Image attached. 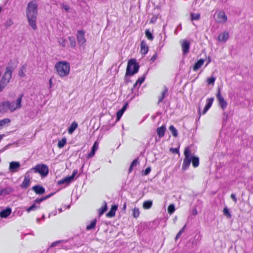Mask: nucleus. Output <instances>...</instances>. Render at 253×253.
I'll use <instances>...</instances> for the list:
<instances>
[{
  "label": "nucleus",
  "mask_w": 253,
  "mask_h": 253,
  "mask_svg": "<svg viewBox=\"0 0 253 253\" xmlns=\"http://www.w3.org/2000/svg\"><path fill=\"white\" fill-rule=\"evenodd\" d=\"M26 13L29 25L33 30H36L37 28L36 22L38 15V4L35 0H32L28 4Z\"/></svg>",
  "instance_id": "obj_1"
},
{
  "label": "nucleus",
  "mask_w": 253,
  "mask_h": 253,
  "mask_svg": "<svg viewBox=\"0 0 253 253\" xmlns=\"http://www.w3.org/2000/svg\"><path fill=\"white\" fill-rule=\"evenodd\" d=\"M23 94H20L17 98L15 103L10 102L9 101H2L0 102V114H3L9 110L10 112H13L17 109L21 108V101Z\"/></svg>",
  "instance_id": "obj_2"
},
{
  "label": "nucleus",
  "mask_w": 253,
  "mask_h": 253,
  "mask_svg": "<svg viewBox=\"0 0 253 253\" xmlns=\"http://www.w3.org/2000/svg\"><path fill=\"white\" fill-rule=\"evenodd\" d=\"M55 68L60 77L67 76L70 71V64L64 61L57 62L55 65Z\"/></svg>",
  "instance_id": "obj_3"
},
{
  "label": "nucleus",
  "mask_w": 253,
  "mask_h": 253,
  "mask_svg": "<svg viewBox=\"0 0 253 253\" xmlns=\"http://www.w3.org/2000/svg\"><path fill=\"white\" fill-rule=\"evenodd\" d=\"M31 173L34 172L39 173L42 177H45L47 175L49 172L48 167L45 164H39L29 170Z\"/></svg>",
  "instance_id": "obj_4"
},
{
  "label": "nucleus",
  "mask_w": 253,
  "mask_h": 253,
  "mask_svg": "<svg viewBox=\"0 0 253 253\" xmlns=\"http://www.w3.org/2000/svg\"><path fill=\"white\" fill-rule=\"evenodd\" d=\"M139 68V64L136 62L135 59H132L128 61L126 71V76H132L138 72Z\"/></svg>",
  "instance_id": "obj_5"
},
{
  "label": "nucleus",
  "mask_w": 253,
  "mask_h": 253,
  "mask_svg": "<svg viewBox=\"0 0 253 253\" xmlns=\"http://www.w3.org/2000/svg\"><path fill=\"white\" fill-rule=\"evenodd\" d=\"M184 154L185 158L183 160L182 169L183 170H185L189 168L192 161L191 151L189 147L185 148Z\"/></svg>",
  "instance_id": "obj_6"
},
{
  "label": "nucleus",
  "mask_w": 253,
  "mask_h": 253,
  "mask_svg": "<svg viewBox=\"0 0 253 253\" xmlns=\"http://www.w3.org/2000/svg\"><path fill=\"white\" fill-rule=\"evenodd\" d=\"M215 22L219 24H224L227 21V16L223 11H219L215 14Z\"/></svg>",
  "instance_id": "obj_7"
},
{
  "label": "nucleus",
  "mask_w": 253,
  "mask_h": 253,
  "mask_svg": "<svg viewBox=\"0 0 253 253\" xmlns=\"http://www.w3.org/2000/svg\"><path fill=\"white\" fill-rule=\"evenodd\" d=\"M216 98L218 102L219 106L222 110H225L227 106V102L224 100L220 93V89L218 88V92L216 94Z\"/></svg>",
  "instance_id": "obj_8"
},
{
  "label": "nucleus",
  "mask_w": 253,
  "mask_h": 253,
  "mask_svg": "<svg viewBox=\"0 0 253 253\" xmlns=\"http://www.w3.org/2000/svg\"><path fill=\"white\" fill-rule=\"evenodd\" d=\"M13 71V69L11 67H6L5 68V72L1 79L9 83L12 77V74Z\"/></svg>",
  "instance_id": "obj_9"
},
{
  "label": "nucleus",
  "mask_w": 253,
  "mask_h": 253,
  "mask_svg": "<svg viewBox=\"0 0 253 253\" xmlns=\"http://www.w3.org/2000/svg\"><path fill=\"white\" fill-rule=\"evenodd\" d=\"M30 173L31 172H29V170H28L25 174L24 180L20 185V187L22 189H26L29 187L31 182V177L30 175Z\"/></svg>",
  "instance_id": "obj_10"
},
{
  "label": "nucleus",
  "mask_w": 253,
  "mask_h": 253,
  "mask_svg": "<svg viewBox=\"0 0 253 253\" xmlns=\"http://www.w3.org/2000/svg\"><path fill=\"white\" fill-rule=\"evenodd\" d=\"M77 38L79 44L81 45L84 44L86 42L84 38V32L83 30H79L77 32Z\"/></svg>",
  "instance_id": "obj_11"
},
{
  "label": "nucleus",
  "mask_w": 253,
  "mask_h": 253,
  "mask_svg": "<svg viewBox=\"0 0 253 253\" xmlns=\"http://www.w3.org/2000/svg\"><path fill=\"white\" fill-rule=\"evenodd\" d=\"M20 167V164L19 162H11L9 164V170L10 172L14 173L19 170Z\"/></svg>",
  "instance_id": "obj_12"
},
{
  "label": "nucleus",
  "mask_w": 253,
  "mask_h": 253,
  "mask_svg": "<svg viewBox=\"0 0 253 253\" xmlns=\"http://www.w3.org/2000/svg\"><path fill=\"white\" fill-rule=\"evenodd\" d=\"M168 89L166 86H164L163 89L161 93V95L158 96V104L162 102L164 100V98L168 96Z\"/></svg>",
  "instance_id": "obj_13"
},
{
  "label": "nucleus",
  "mask_w": 253,
  "mask_h": 253,
  "mask_svg": "<svg viewBox=\"0 0 253 253\" xmlns=\"http://www.w3.org/2000/svg\"><path fill=\"white\" fill-rule=\"evenodd\" d=\"M32 189L37 194H38V195H42L45 192V189L43 187H42L39 185H37L33 186L32 188Z\"/></svg>",
  "instance_id": "obj_14"
},
{
  "label": "nucleus",
  "mask_w": 253,
  "mask_h": 253,
  "mask_svg": "<svg viewBox=\"0 0 253 253\" xmlns=\"http://www.w3.org/2000/svg\"><path fill=\"white\" fill-rule=\"evenodd\" d=\"M182 51L183 54H186L189 50L190 43L188 41L184 40L183 41L181 44Z\"/></svg>",
  "instance_id": "obj_15"
},
{
  "label": "nucleus",
  "mask_w": 253,
  "mask_h": 253,
  "mask_svg": "<svg viewBox=\"0 0 253 253\" xmlns=\"http://www.w3.org/2000/svg\"><path fill=\"white\" fill-rule=\"evenodd\" d=\"M166 130V127L165 125H163L161 127L157 128L156 131L158 135L160 138L163 137L165 133Z\"/></svg>",
  "instance_id": "obj_16"
},
{
  "label": "nucleus",
  "mask_w": 253,
  "mask_h": 253,
  "mask_svg": "<svg viewBox=\"0 0 253 253\" xmlns=\"http://www.w3.org/2000/svg\"><path fill=\"white\" fill-rule=\"evenodd\" d=\"M141 50L140 52L143 54H146L148 51V46L147 45L146 42L144 41H142L141 42L140 45Z\"/></svg>",
  "instance_id": "obj_17"
},
{
  "label": "nucleus",
  "mask_w": 253,
  "mask_h": 253,
  "mask_svg": "<svg viewBox=\"0 0 253 253\" xmlns=\"http://www.w3.org/2000/svg\"><path fill=\"white\" fill-rule=\"evenodd\" d=\"M128 106L127 103H125L122 108L119 110L117 113V121H118L120 120L121 118L122 117V115H123L124 112L126 111V110L127 108V107Z\"/></svg>",
  "instance_id": "obj_18"
},
{
  "label": "nucleus",
  "mask_w": 253,
  "mask_h": 253,
  "mask_svg": "<svg viewBox=\"0 0 253 253\" xmlns=\"http://www.w3.org/2000/svg\"><path fill=\"white\" fill-rule=\"evenodd\" d=\"M11 212V209L10 208H7L0 212V217L1 218H6L10 214Z\"/></svg>",
  "instance_id": "obj_19"
},
{
  "label": "nucleus",
  "mask_w": 253,
  "mask_h": 253,
  "mask_svg": "<svg viewBox=\"0 0 253 253\" xmlns=\"http://www.w3.org/2000/svg\"><path fill=\"white\" fill-rule=\"evenodd\" d=\"M229 38V33L227 32H224L219 34L218 37V40L219 42H225Z\"/></svg>",
  "instance_id": "obj_20"
},
{
  "label": "nucleus",
  "mask_w": 253,
  "mask_h": 253,
  "mask_svg": "<svg viewBox=\"0 0 253 253\" xmlns=\"http://www.w3.org/2000/svg\"><path fill=\"white\" fill-rule=\"evenodd\" d=\"M98 144L96 142H95L94 143V144L92 147L91 152L88 154V155L87 156V158L88 159H89V158L92 157L93 156H94L96 151L98 149Z\"/></svg>",
  "instance_id": "obj_21"
},
{
  "label": "nucleus",
  "mask_w": 253,
  "mask_h": 253,
  "mask_svg": "<svg viewBox=\"0 0 253 253\" xmlns=\"http://www.w3.org/2000/svg\"><path fill=\"white\" fill-rule=\"evenodd\" d=\"M34 204L28 208L27 209L26 211L28 212H30L31 211H35L40 208V206L37 205H39L41 203L36 202V200L34 202Z\"/></svg>",
  "instance_id": "obj_22"
},
{
  "label": "nucleus",
  "mask_w": 253,
  "mask_h": 253,
  "mask_svg": "<svg viewBox=\"0 0 253 253\" xmlns=\"http://www.w3.org/2000/svg\"><path fill=\"white\" fill-rule=\"evenodd\" d=\"M73 180H74V179L72 178V177H71L70 176H68V177H65L64 179H62L59 180L58 182V184L61 185V184H64V183H65L66 184H68L70 183H71L72 181H73Z\"/></svg>",
  "instance_id": "obj_23"
},
{
  "label": "nucleus",
  "mask_w": 253,
  "mask_h": 253,
  "mask_svg": "<svg viewBox=\"0 0 253 253\" xmlns=\"http://www.w3.org/2000/svg\"><path fill=\"white\" fill-rule=\"evenodd\" d=\"M118 208L117 205H113L112 206L110 211L106 214L107 217H112L115 216L116 211Z\"/></svg>",
  "instance_id": "obj_24"
},
{
  "label": "nucleus",
  "mask_w": 253,
  "mask_h": 253,
  "mask_svg": "<svg viewBox=\"0 0 253 253\" xmlns=\"http://www.w3.org/2000/svg\"><path fill=\"white\" fill-rule=\"evenodd\" d=\"M204 62H205V60L204 59H200L196 63H195V64H194V65L193 67V70L194 71H197L204 64Z\"/></svg>",
  "instance_id": "obj_25"
},
{
  "label": "nucleus",
  "mask_w": 253,
  "mask_h": 253,
  "mask_svg": "<svg viewBox=\"0 0 253 253\" xmlns=\"http://www.w3.org/2000/svg\"><path fill=\"white\" fill-rule=\"evenodd\" d=\"M192 165L194 168H197L199 165V158L198 157L193 156L191 155Z\"/></svg>",
  "instance_id": "obj_26"
},
{
  "label": "nucleus",
  "mask_w": 253,
  "mask_h": 253,
  "mask_svg": "<svg viewBox=\"0 0 253 253\" xmlns=\"http://www.w3.org/2000/svg\"><path fill=\"white\" fill-rule=\"evenodd\" d=\"M26 72V65H23L18 72V75L20 77H24L26 76L25 73Z\"/></svg>",
  "instance_id": "obj_27"
},
{
  "label": "nucleus",
  "mask_w": 253,
  "mask_h": 253,
  "mask_svg": "<svg viewBox=\"0 0 253 253\" xmlns=\"http://www.w3.org/2000/svg\"><path fill=\"white\" fill-rule=\"evenodd\" d=\"M77 127L78 124L75 122H73L68 128V133L69 134H72L77 128Z\"/></svg>",
  "instance_id": "obj_28"
},
{
  "label": "nucleus",
  "mask_w": 253,
  "mask_h": 253,
  "mask_svg": "<svg viewBox=\"0 0 253 253\" xmlns=\"http://www.w3.org/2000/svg\"><path fill=\"white\" fill-rule=\"evenodd\" d=\"M152 201L148 200L144 202L143 204V207L144 209H149L152 206Z\"/></svg>",
  "instance_id": "obj_29"
},
{
  "label": "nucleus",
  "mask_w": 253,
  "mask_h": 253,
  "mask_svg": "<svg viewBox=\"0 0 253 253\" xmlns=\"http://www.w3.org/2000/svg\"><path fill=\"white\" fill-rule=\"evenodd\" d=\"M96 224V219H94L92 220L91 221L89 225H88L86 226V230H90L94 229L95 227Z\"/></svg>",
  "instance_id": "obj_30"
},
{
  "label": "nucleus",
  "mask_w": 253,
  "mask_h": 253,
  "mask_svg": "<svg viewBox=\"0 0 253 253\" xmlns=\"http://www.w3.org/2000/svg\"><path fill=\"white\" fill-rule=\"evenodd\" d=\"M54 193H52L48 195H46L44 197H42L41 198H38L37 199H36V202L37 203H41L42 202V201H43L44 200L49 198V197H50L51 196L53 195H54Z\"/></svg>",
  "instance_id": "obj_31"
},
{
  "label": "nucleus",
  "mask_w": 253,
  "mask_h": 253,
  "mask_svg": "<svg viewBox=\"0 0 253 253\" xmlns=\"http://www.w3.org/2000/svg\"><path fill=\"white\" fill-rule=\"evenodd\" d=\"M54 193H52L48 195H46L44 197H42L41 198H38L37 199H36V202L37 203H41L42 202V201H43L44 200L49 198V197H50L51 196L53 195H54Z\"/></svg>",
  "instance_id": "obj_32"
},
{
  "label": "nucleus",
  "mask_w": 253,
  "mask_h": 253,
  "mask_svg": "<svg viewBox=\"0 0 253 253\" xmlns=\"http://www.w3.org/2000/svg\"><path fill=\"white\" fill-rule=\"evenodd\" d=\"M169 130L171 132L173 136L175 137L178 136V132L177 129L174 127L173 126H170L169 127Z\"/></svg>",
  "instance_id": "obj_33"
},
{
  "label": "nucleus",
  "mask_w": 253,
  "mask_h": 253,
  "mask_svg": "<svg viewBox=\"0 0 253 253\" xmlns=\"http://www.w3.org/2000/svg\"><path fill=\"white\" fill-rule=\"evenodd\" d=\"M145 77V76H143L142 77L139 78L136 83L134 84L133 87L134 88H135L137 85L139 84V86L142 84V83L144 81Z\"/></svg>",
  "instance_id": "obj_34"
},
{
  "label": "nucleus",
  "mask_w": 253,
  "mask_h": 253,
  "mask_svg": "<svg viewBox=\"0 0 253 253\" xmlns=\"http://www.w3.org/2000/svg\"><path fill=\"white\" fill-rule=\"evenodd\" d=\"M223 212L224 215L228 218H230L231 217V214L230 212L229 211V209L227 207H225L223 209Z\"/></svg>",
  "instance_id": "obj_35"
},
{
  "label": "nucleus",
  "mask_w": 253,
  "mask_h": 253,
  "mask_svg": "<svg viewBox=\"0 0 253 253\" xmlns=\"http://www.w3.org/2000/svg\"><path fill=\"white\" fill-rule=\"evenodd\" d=\"M107 210V206L106 202H104V206L101 207L99 210V214L100 215H102Z\"/></svg>",
  "instance_id": "obj_36"
},
{
  "label": "nucleus",
  "mask_w": 253,
  "mask_h": 253,
  "mask_svg": "<svg viewBox=\"0 0 253 253\" xmlns=\"http://www.w3.org/2000/svg\"><path fill=\"white\" fill-rule=\"evenodd\" d=\"M191 16V20H198L200 18V13H191L190 14Z\"/></svg>",
  "instance_id": "obj_37"
},
{
  "label": "nucleus",
  "mask_w": 253,
  "mask_h": 253,
  "mask_svg": "<svg viewBox=\"0 0 253 253\" xmlns=\"http://www.w3.org/2000/svg\"><path fill=\"white\" fill-rule=\"evenodd\" d=\"M145 35L147 38L150 41H152L154 39V36L149 29L146 30Z\"/></svg>",
  "instance_id": "obj_38"
},
{
  "label": "nucleus",
  "mask_w": 253,
  "mask_h": 253,
  "mask_svg": "<svg viewBox=\"0 0 253 253\" xmlns=\"http://www.w3.org/2000/svg\"><path fill=\"white\" fill-rule=\"evenodd\" d=\"M10 122V119H4L3 120H0V129L3 127L5 125L8 124Z\"/></svg>",
  "instance_id": "obj_39"
},
{
  "label": "nucleus",
  "mask_w": 253,
  "mask_h": 253,
  "mask_svg": "<svg viewBox=\"0 0 253 253\" xmlns=\"http://www.w3.org/2000/svg\"><path fill=\"white\" fill-rule=\"evenodd\" d=\"M3 194L4 196L8 195L13 191V189L9 187L2 189Z\"/></svg>",
  "instance_id": "obj_40"
},
{
  "label": "nucleus",
  "mask_w": 253,
  "mask_h": 253,
  "mask_svg": "<svg viewBox=\"0 0 253 253\" xmlns=\"http://www.w3.org/2000/svg\"><path fill=\"white\" fill-rule=\"evenodd\" d=\"M66 143V139L65 138H62L61 140H59L58 142V147L59 148H61L64 147V146Z\"/></svg>",
  "instance_id": "obj_41"
},
{
  "label": "nucleus",
  "mask_w": 253,
  "mask_h": 253,
  "mask_svg": "<svg viewBox=\"0 0 253 253\" xmlns=\"http://www.w3.org/2000/svg\"><path fill=\"white\" fill-rule=\"evenodd\" d=\"M138 162L137 159L134 160L131 163L129 169V172H131L133 169L134 167L136 166L138 164Z\"/></svg>",
  "instance_id": "obj_42"
},
{
  "label": "nucleus",
  "mask_w": 253,
  "mask_h": 253,
  "mask_svg": "<svg viewBox=\"0 0 253 253\" xmlns=\"http://www.w3.org/2000/svg\"><path fill=\"white\" fill-rule=\"evenodd\" d=\"M168 212L169 214H172L175 211V206L173 204H170L169 205L168 208Z\"/></svg>",
  "instance_id": "obj_43"
},
{
  "label": "nucleus",
  "mask_w": 253,
  "mask_h": 253,
  "mask_svg": "<svg viewBox=\"0 0 253 253\" xmlns=\"http://www.w3.org/2000/svg\"><path fill=\"white\" fill-rule=\"evenodd\" d=\"M139 211L138 208H135L133 210L132 215L134 218H137L139 216Z\"/></svg>",
  "instance_id": "obj_44"
},
{
  "label": "nucleus",
  "mask_w": 253,
  "mask_h": 253,
  "mask_svg": "<svg viewBox=\"0 0 253 253\" xmlns=\"http://www.w3.org/2000/svg\"><path fill=\"white\" fill-rule=\"evenodd\" d=\"M213 100H214L213 98H208L207 100V104H206V106H208L209 108H210L212 105Z\"/></svg>",
  "instance_id": "obj_45"
},
{
  "label": "nucleus",
  "mask_w": 253,
  "mask_h": 253,
  "mask_svg": "<svg viewBox=\"0 0 253 253\" xmlns=\"http://www.w3.org/2000/svg\"><path fill=\"white\" fill-rule=\"evenodd\" d=\"M216 80L215 77L211 76L210 78H208L207 82L209 84H213Z\"/></svg>",
  "instance_id": "obj_46"
},
{
  "label": "nucleus",
  "mask_w": 253,
  "mask_h": 253,
  "mask_svg": "<svg viewBox=\"0 0 253 253\" xmlns=\"http://www.w3.org/2000/svg\"><path fill=\"white\" fill-rule=\"evenodd\" d=\"M13 24V21L12 19H9L7 20L4 23V26L7 28L8 27L11 26Z\"/></svg>",
  "instance_id": "obj_47"
},
{
  "label": "nucleus",
  "mask_w": 253,
  "mask_h": 253,
  "mask_svg": "<svg viewBox=\"0 0 253 253\" xmlns=\"http://www.w3.org/2000/svg\"><path fill=\"white\" fill-rule=\"evenodd\" d=\"M186 227V225L184 226V227L178 232V233L177 234L176 237H175V240H177L181 235L182 233L184 232V230L185 229V228Z\"/></svg>",
  "instance_id": "obj_48"
},
{
  "label": "nucleus",
  "mask_w": 253,
  "mask_h": 253,
  "mask_svg": "<svg viewBox=\"0 0 253 253\" xmlns=\"http://www.w3.org/2000/svg\"><path fill=\"white\" fill-rule=\"evenodd\" d=\"M151 170V167H149L145 170H143L142 171V174L144 175H147L148 174H149Z\"/></svg>",
  "instance_id": "obj_49"
},
{
  "label": "nucleus",
  "mask_w": 253,
  "mask_h": 253,
  "mask_svg": "<svg viewBox=\"0 0 253 253\" xmlns=\"http://www.w3.org/2000/svg\"><path fill=\"white\" fill-rule=\"evenodd\" d=\"M210 109V108H209L208 106H205L203 111V112L202 113H201V110H200V107H199V114L200 115V116L201 115V114H205L206 113V112L209 110V109Z\"/></svg>",
  "instance_id": "obj_50"
},
{
  "label": "nucleus",
  "mask_w": 253,
  "mask_h": 253,
  "mask_svg": "<svg viewBox=\"0 0 253 253\" xmlns=\"http://www.w3.org/2000/svg\"><path fill=\"white\" fill-rule=\"evenodd\" d=\"M69 41H70L71 46L73 47H75L76 46V42L73 38L69 37Z\"/></svg>",
  "instance_id": "obj_51"
},
{
  "label": "nucleus",
  "mask_w": 253,
  "mask_h": 253,
  "mask_svg": "<svg viewBox=\"0 0 253 253\" xmlns=\"http://www.w3.org/2000/svg\"><path fill=\"white\" fill-rule=\"evenodd\" d=\"M8 84V82H6V81L3 80L1 79L0 81V84L2 85V87L4 88V87L7 85Z\"/></svg>",
  "instance_id": "obj_52"
},
{
  "label": "nucleus",
  "mask_w": 253,
  "mask_h": 253,
  "mask_svg": "<svg viewBox=\"0 0 253 253\" xmlns=\"http://www.w3.org/2000/svg\"><path fill=\"white\" fill-rule=\"evenodd\" d=\"M62 242H63V241H61V240L54 242L51 244L50 247L52 248V247H55V246H57L60 243Z\"/></svg>",
  "instance_id": "obj_53"
},
{
  "label": "nucleus",
  "mask_w": 253,
  "mask_h": 253,
  "mask_svg": "<svg viewBox=\"0 0 253 253\" xmlns=\"http://www.w3.org/2000/svg\"><path fill=\"white\" fill-rule=\"evenodd\" d=\"M62 7L66 11H68L69 10V9H70L69 6L67 5V4H62Z\"/></svg>",
  "instance_id": "obj_54"
},
{
  "label": "nucleus",
  "mask_w": 253,
  "mask_h": 253,
  "mask_svg": "<svg viewBox=\"0 0 253 253\" xmlns=\"http://www.w3.org/2000/svg\"><path fill=\"white\" fill-rule=\"evenodd\" d=\"M59 43L62 46H65V41L63 39H61L59 41Z\"/></svg>",
  "instance_id": "obj_55"
},
{
  "label": "nucleus",
  "mask_w": 253,
  "mask_h": 253,
  "mask_svg": "<svg viewBox=\"0 0 253 253\" xmlns=\"http://www.w3.org/2000/svg\"><path fill=\"white\" fill-rule=\"evenodd\" d=\"M170 151L171 152H172L174 153H179V150L177 148H170Z\"/></svg>",
  "instance_id": "obj_56"
},
{
  "label": "nucleus",
  "mask_w": 253,
  "mask_h": 253,
  "mask_svg": "<svg viewBox=\"0 0 253 253\" xmlns=\"http://www.w3.org/2000/svg\"><path fill=\"white\" fill-rule=\"evenodd\" d=\"M231 198L233 199V200L235 202V203L237 202V199L236 196L234 194H232L231 195Z\"/></svg>",
  "instance_id": "obj_57"
},
{
  "label": "nucleus",
  "mask_w": 253,
  "mask_h": 253,
  "mask_svg": "<svg viewBox=\"0 0 253 253\" xmlns=\"http://www.w3.org/2000/svg\"><path fill=\"white\" fill-rule=\"evenodd\" d=\"M77 172H78V170L77 169L74 170L73 171L72 174L70 176L72 177V178L74 179V177H75V175L77 174Z\"/></svg>",
  "instance_id": "obj_58"
},
{
  "label": "nucleus",
  "mask_w": 253,
  "mask_h": 253,
  "mask_svg": "<svg viewBox=\"0 0 253 253\" xmlns=\"http://www.w3.org/2000/svg\"><path fill=\"white\" fill-rule=\"evenodd\" d=\"M157 58V54H155L151 58L150 60L154 62Z\"/></svg>",
  "instance_id": "obj_59"
},
{
  "label": "nucleus",
  "mask_w": 253,
  "mask_h": 253,
  "mask_svg": "<svg viewBox=\"0 0 253 253\" xmlns=\"http://www.w3.org/2000/svg\"><path fill=\"white\" fill-rule=\"evenodd\" d=\"M49 87L50 88H51L52 87V79H50L49 81Z\"/></svg>",
  "instance_id": "obj_60"
},
{
  "label": "nucleus",
  "mask_w": 253,
  "mask_h": 253,
  "mask_svg": "<svg viewBox=\"0 0 253 253\" xmlns=\"http://www.w3.org/2000/svg\"><path fill=\"white\" fill-rule=\"evenodd\" d=\"M126 202H125L123 205V210L124 211L126 210Z\"/></svg>",
  "instance_id": "obj_61"
},
{
  "label": "nucleus",
  "mask_w": 253,
  "mask_h": 253,
  "mask_svg": "<svg viewBox=\"0 0 253 253\" xmlns=\"http://www.w3.org/2000/svg\"><path fill=\"white\" fill-rule=\"evenodd\" d=\"M193 215H196L197 214V211L196 210H194L193 211Z\"/></svg>",
  "instance_id": "obj_62"
},
{
  "label": "nucleus",
  "mask_w": 253,
  "mask_h": 253,
  "mask_svg": "<svg viewBox=\"0 0 253 253\" xmlns=\"http://www.w3.org/2000/svg\"><path fill=\"white\" fill-rule=\"evenodd\" d=\"M4 88L2 87V85L0 84V92L2 91Z\"/></svg>",
  "instance_id": "obj_63"
},
{
  "label": "nucleus",
  "mask_w": 253,
  "mask_h": 253,
  "mask_svg": "<svg viewBox=\"0 0 253 253\" xmlns=\"http://www.w3.org/2000/svg\"><path fill=\"white\" fill-rule=\"evenodd\" d=\"M3 195L2 189L0 190V196Z\"/></svg>",
  "instance_id": "obj_64"
}]
</instances>
